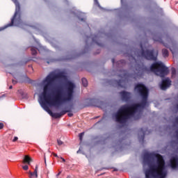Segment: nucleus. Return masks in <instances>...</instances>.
Masks as SVG:
<instances>
[{
  "mask_svg": "<svg viewBox=\"0 0 178 178\" xmlns=\"http://www.w3.org/2000/svg\"><path fill=\"white\" fill-rule=\"evenodd\" d=\"M65 79H66V76L63 72H58L57 74L51 72L42 81L44 86L43 92L40 97V104L42 108H43L51 118H54V119L62 118L63 115H66L67 112H70V110H63L60 111V113H53L52 111L49 109V106H60L62 104L70 102V101H72L74 98L76 84L70 81L65 83V92H62L60 88H57L51 96L48 94V92L51 91V88H52L55 81Z\"/></svg>",
  "mask_w": 178,
  "mask_h": 178,
  "instance_id": "1",
  "label": "nucleus"
},
{
  "mask_svg": "<svg viewBox=\"0 0 178 178\" xmlns=\"http://www.w3.org/2000/svg\"><path fill=\"white\" fill-rule=\"evenodd\" d=\"M134 90L142 98V101L138 104L122 106L115 114V122L121 124L126 123L128 119L134 116L140 109H144L148 104V95H149L148 88L143 83H138L135 86Z\"/></svg>",
  "mask_w": 178,
  "mask_h": 178,
  "instance_id": "2",
  "label": "nucleus"
},
{
  "mask_svg": "<svg viewBox=\"0 0 178 178\" xmlns=\"http://www.w3.org/2000/svg\"><path fill=\"white\" fill-rule=\"evenodd\" d=\"M156 159L154 163H149V168L145 170L146 178H165L168 176L166 163L163 156L159 154L146 153L143 156L145 162H149L151 159Z\"/></svg>",
  "mask_w": 178,
  "mask_h": 178,
  "instance_id": "3",
  "label": "nucleus"
},
{
  "mask_svg": "<svg viewBox=\"0 0 178 178\" xmlns=\"http://www.w3.org/2000/svg\"><path fill=\"white\" fill-rule=\"evenodd\" d=\"M146 71L147 67L144 66V64L143 63L136 65V70L134 71V73L133 74L129 73V72H127V70H121L119 77H121V79H124V80L115 81V83H117L118 87L124 88V86L122 85V83H125L126 80H129V79H139V77L143 76V74H144V72Z\"/></svg>",
  "mask_w": 178,
  "mask_h": 178,
  "instance_id": "4",
  "label": "nucleus"
},
{
  "mask_svg": "<svg viewBox=\"0 0 178 178\" xmlns=\"http://www.w3.org/2000/svg\"><path fill=\"white\" fill-rule=\"evenodd\" d=\"M15 5V14L11 19V22L6 25L3 28H0V31L2 30H5V29H8V27H12L15 24V26H19V24H22V10L20 7V3L17 0H11Z\"/></svg>",
  "mask_w": 178,
  "mask_h": 178,
  "instance_id": "5",
  "label": "nucleus"
},
{
  "mask_svg": "<svg viewBox=\"0 0 178 178\" xmlns=\"http://www.w3.org/2000/svg\"><path fill=\"white\" fill-rule=\"evenodd\" d=\"M151 72H153L156 76L163 77L169 74V69L162 63H154L150 67Z\"/></svg>",
  "mask_w": 178,
  "mask_h": 178,
  "instance_id": "6",
  "label": "nucleus"
},
{
  "mask_svg": "<svg viewBox=\"0 0 178 178\" xmlns=\"http://www.w3.org/2000/svg\"><path fill=\"white\" fill-rule=\"evenodd\" d=\"M141 50L140 51L139 56H142V58H145L147 60H156V57L154 56V49L149 50L146 49L144 50L143 48V44H140Z\"/></svg>",
  "mask_w": 178,
  "mask_h": 178,
  "instance_id": "7",
  "label": "nucleus"
},
{
  "mask_svg": "<svg viewBox=\"0 0 178 178\" xmlns=\"http://www.w3.org/2000/svg\"><path fill=\"white\" fill-rule=\"evenodd\" d=\"M120 95L121 96V99L125 102H129V101L131 99V93L130 92L123 90L120 92Z\"/></svg>",
  "mask_w": 178,
  "mask_h": 178,
  "instance_id": "8",
  "label": "nucleus"
},
{
  "mask_svg": "<svg viewBox=\"0 0 178 178\" xmlns=\"http://www.w3.org/2000/svg\"><path fill=\"white\" fill-rule=\"evenodd\" d=\"M172 85V81L169 79V78H166L165 79L163 80L161 84V90H166L169 88Z\"/></svg>",
  "mask_w": 178,
  "mask_h": 178,
  "instance_id": "9",
  "label": "nucleus"
},
{
  "mask_svg": "<svg viewBox=\"0 0 178 178\" xmlns=\"http://www.w3.org/2000/svg\"><path fill=\"white\" fill-rule=\"evenodd\" d=\"M170 166L172 169H176L178 166V157L173 156L170 159Z\"/></svg>",
  "mask_w": 178,
  "mask_h": 178,
  "instance_id": "10",
  "label": "nucleus"
},
{
  "mask_svg": "<svg viewBox=\"0 0 178 178\" xmlns=\"http://www.w3.org/2000/svg\"><path fill=\"white\" fill-rule=\"evenodd\" d=\"M30 178L38 177V165L35 166V169L33 172H29Z\"/></svg>",
  "mask_w": 178,
  "mask_h": 178,
  "instance_id": "11",
  "label": "nucleus"
},
{
  "mask_svg": "<svg viewBox=\"0 0 178 178\" xmlns=\"http://www.w3.org/2000/svg\"><path fill=\"white\" fill-rule=\"evenodd\" d=\"M31 162H33V159H31V157H29L27 155H26L24 157L23 163H27L28 165H30V163H31Z\"/></svg>",
  "mask_w": 178,
  "mask_h": 178,
  "instance_id": "12",
  "label": "nucleus"
},
{
  "mask_svg": "<svg viewBox=\"0 0 178 178\" xmlns=\"http://www.w3.org/2000/svg\"><path fill=\"white\" fill-rule=\"evenodd\" d=\"M140 133H142V135L138 136L139 141L144 143V138H145V131L142 128L140 129Z\"/></svg>",
  "mask_w": 178,
  "mask_h": 178,
  "instance_id": "13",
  "label": "nucleus"
},
{
  "mask_svg": "<svg viewBox=\"0 0 178 178\" xmlns=\"http://www.w3.org/2000/svg\"><path fill=\"white\" fill-rule=\"evenodd\" d=\"M162 54L164 58H168L169 56V51L166 49H162Z\"/></svg>",
  "mask_w": 178,
  "mask_h": 178,
  "instance_id": "14",
  "label": "nucleus"
},
{
  "mask_svg": "<svg viewBox=\"0 0 178 178\" xmlns=\"http://www.w3.org/2000/svg\"><path fill=\"white\" fill-rule=\"evenodd\" d=\"M81 81L83 87H87V86H88V81H87V79L82 78Z\"/></svg>",
  "mask_w": 178,
  "mask_h": 178,
  "instance_id": "15",
  "label": "nucleus"
},
{
  "mask_svg": "<svg viewBox=\"0 0 178 178\" xmlns=\"http://www.w3.org/2000/svg\"><path fill=\"white\" fill-rule=\"evenodd\" d=\"M31 52L32 55H37V49H35V47H31Z\"/></svg>",
  "mask_w": 178,
  "mask_h": 178,
  "instance_id": "16",
  "label": "nucleus"
},
{
  "mask_svg": "<svg viewBox=\"0 0 178 178\" xmlns=\"http://www.w3.org/2000/svg\"><path fill=\"white\" fill-rule=\"evenodd\" d=\"M97 38H98V36L95 35L94 38H92V42L97 44V45H101V44H99V43H98V42H97Z\"/></svg>",
  "mask_w": 178,
  "mask_h": 178,
  "instance_id": "17",
  "label": "nucleus"
},
{
  "mask_svg": "<svg viewBox=\"0 0 178 178\" xmlns=\"http://www.w3.org/2000/svg\"><path fill=\"white\" fill-rule=\"evenodd\" d=\"M83 136H84V132H82V133L79 134V137L80 141H83Z\"/></svg>",
  "mask_w": 178,
  "mask_h": 178,
  "instance_id": "18",
  "label": "nucleus"
},
{
  "mask_svg": "<svg viewBox=\"0 0 178 178\" xmlns=\"http://www.w3.org/2000/svg\"><path fill=\"white\" fill-rule=\"evenodd\" d=\"M172 76H176V69L174 67L172 68Z\"/></svg>",
  "mask_w": 178,
  "mask_h": 178,
  "instance_id": "19",
  "label": "nucleus"
},
{
  "mask_svg": "<svg viewBox=\"0 0 178 178\" xmlns=\"http://www.w3.org/2000/svg\"><path fill=\"white\" fill-rule=\"evenodd\" d=\"M67 115L69 116V118H72L73 116V113H72V111L70 110V112H67Z\"/></svg>",
  "mask_w": 178,
  "mask_h": 178,
  "instance_id": "20",
  "label": "nucleus"
},
{
  "mask_svg": "<svg viewBox=\"0 0 178 178\" xmlns=\"http://www.w3.org/2000/svg\"><path fill=\"white\" fill-rule=\"evenodd\" d=\"M57 143H58V145H63V142L59 139L57 140Z\"/></svg>",
  "mask_w": 178,
  "mask_h": 178,
  "instance_id": "21",
  "label": "nucleus"
},
{
  "mask_svg": "<svg viewBox=\"0 0 178 178\" xmlns=\"http://www.w3.org/2000/svg\"><path fill=\"white\" fill-rule=\"evenodd\" d=\"M22 168L24 169V170H29V165H26L22 166Z\"/></svg>",
  "mask_w": 178,
  "mask_h": 178,
  "instance_id": "22",
  "label": "nucleus"
},
{
  "mask_svg": "<svg viewBox=\"0 0 178 178\" xmlns=\"http://www.w3.org/2000/svg\"><path fill=\"white\" fill-rule=\"evenodd\" d=\"M78 19L81 20V22H86V18H81L80 17H78Z\"/></svg>",
  "mask_w": 178,
  "mask_h": 178,
  "instance_id": "23",
  "label": "nucleus"
},
{
  "mask_svg": "<svg viewBox=\"0 0 178 178\" xmlns=\"http://www.w3.org/2000/svg\"><path fill=\"white\" fill-rule=\"evenodd\" d=\"M17 140H19V138H17V136H15L13 141L15 143V141H17Z\"/></svg>",
  "mask_w": 178,
  "mask_h": 178,
  "instance_id": "24",
  "label": "nucleus"
},
{
  "mask_svg": "<svg viewBox=\"0 0 178 178\" xmlns=\"http://www.w3.org/2000/svg\"><path fill=\"white\" fill-rule=\"evenodd\" d=\"M3 129V123L0 122V130H2Z\"/></svg>",
  "mask_w": 178,
  "mask_h": 178,
  "instance_id": "25",
  "label": "nucleus"
},
{
  "mask_svg": "<svg viewBox=\"0 0 178 178\" xmlns=\"http://www.w3.org/2000/svg\"><path fill=\"white\" fill-rule=\"evenodd\" d=\"M13 84H17V81L13 79Z\"/></svg>",
  "mask_w": 178,
  "mask_h": 178,
  "instance_id": "26",
  "label": "nucleus"
},
{
  "mask_svg": "<svg viewBox=\"0 0 178 178\" xmlns=\"http://www.w3.org/2000/svg\"><path fill=\"white\" fill-rule=\"evenodd\" d=\"M54 156H55L56 158H59V156H58V154L56 153H53Z\"/></svg>",
  "mask_w": 178,
  "mask_h": 178,
  "instance_id": "27",
  "label": "nucleus"
},
{
  "mask_svg": "<svg viewBox=\"0 0 178 178\" xmlns=\"http://www.w3.org/2000/svg\"><path fill=\"white\" fill-rule=\"evenodd\" d=\"M60 159H62L63 162H66V160H65V159H63V157H60Z\"/></svg>",
  "mask_w": 178,
  "mask_h": 178,
  "instance_id": "28",
  "label": "nucleus"
},
{
  "mask_svg": "<svg viewBox=\"0 0 178 178\" xmlns=\"http://www.w3.org/2000/svg\"><path fill=\"white\" fill-rule=\"evenodd\" d=\"M44 163L47 165V159L45 158V156H44Z\"/></svg>",
  "mask_w": 178,
  "mask_h": 178,
  "instance_id": "29",
  "label": "nucleus"
},
{
  "mask_svg": "<svg viewBox=\"0 0 178 178\" xmlns=\"http://www.w3.org/2000/svg\"><path fill=\"white\" fill-rule=\"evenodd\" d=\"M112 62H113V63H115V58L112 59Z\"/></svg>",
  "mask_w": 178,
  "mask_h": 178,
  "instance_id": "30",
  "label": "nucleus"
},
{
  "mask_svg": "<svg viewBox=\"0 0 178 178\" xmlns=\"http://www.w3.org/2000/svg\"><path fill=\"white\" fill-rule=\"evenodd\" d=\"M12 88H13V86H10L9 90H12Z\"/></svg>",
  "mask_w": 178,
  "mask_h": 178,
  "instance_id": "31",
  "label": "nucleus"
},
{
  "mask_svg": "<svg viewBox=\"0 0 178 178\" xmlns=\"http://www.w3.org/2000/svg\"><path fill=\"white\" fill-rule=\"evenodd\" d=\"M121 63H123V62H124V60H122L120 61Z\"/></svg>",
  "mask_w": 178,
  "mask_h": 178,
  "instance_id": "32",
  "label": "nucleus"
},
{
  "mask_svg": "<svg viewBox=\"0 0 178 178\" xmlns=\"http://www.w3.org/2000/svg\"><path fill=\"white\" fill-rule=\"evenodd\" d=\"M95 2H98V0H95Z\"/></svg>",
  "mask_w": 178,
  "mask_h": 178,
  "instance_id": "33",
  "label": "nucleus"
},
{
  "mask_svg": "<svg viewBox=\"0 0 178 178\" xmlns=\"http://www.w3.org/2000/svg\"><path fill=\"white\" fill-rule=\"evenodd\" d=\"M177 136L178 137V132H177Z\"/></svg>",
  "mask_w": 178,
  "mask_h": 178,
  "instance_id": "34",
  "label": "nucleus"
}]
</instances>
